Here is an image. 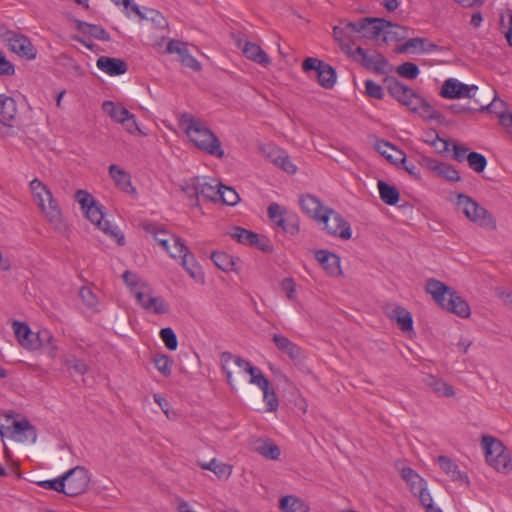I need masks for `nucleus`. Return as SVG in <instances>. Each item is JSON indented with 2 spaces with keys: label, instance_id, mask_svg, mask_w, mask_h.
Segmentation results:
<instances>
[{
  "label": "nucleus",
  "instance_id": "nucleus-1",
  "mask_svg": "<svg viewBox=\"0 0 512 512\" xmlns=\"http://www.w3.org/2000/svg\"><path fill=\"white\" fill-rule=\"evenodd\" d=\"M425 290L444 310L454 313L461 318L470 316L471 311L468 303L454 289L443 282L434 278L428 279Z\"/></svg>",
  "mask_w": 512,
  "mask_h": 512
},
{
  "label": "nucleus",
  "instance_id": "nucleus-2",
  "mask_svg": "<svg viewBox=\"0 0 512 512\" xmlns=\"http://www.w3.org/2000/svg\"><path fill=\"white\" fill-rule=\"evenodd\" d=\"M29 187L43 217L53 227L59 228L63 223L62 211L51 190L38 178L30 181Z\"/></svg>",
  "mask_w": 512,
  "mask_h": 512
},
{
  "label": "nucleus",
  "instance_id": "nucleus-3",
  "mask_svg": "<svg viewBox=\"0 0 512 512\" xmlns=\"http://www.w3.org/2000/svg\"><path fill=\"white\" fill-rule=\"evenodd\" d=\"M456 206L472 222L480 227L496 230V219L486 208L465 194H458Z\"/></svg>",
  "mask_w": 512,
  "mask_h": 512
},
{
  "label": "nucleus",
  "instance_id": "nucleus-4",
  "mask_svg": "<svg viewBox=\"0 0 512 512\" xmlns=\"http://www.w3.org/2000/svg\"><path fill=\"white\" fill-rule=\"evenodd\" d=\"M342 50L352 56L354 60L359 62L365 69L371 70L378 74H386L391 71V65L387 58L377 51L368 54L362 47H357L352 51L351 47L341 44Z\"/></svg>",
  "mask_w": 512,
  "mask_h": 512
},
{
  "label": "nucleus",
  "instance_id": "nucleus-5",
  "mask_svg": "<svg viewBox=\"0 0 512 512\" xmlns=\"http://www.w3.org/2000/svg\"><path fill=\"white\" fill-rule=\"evenodd\" d=\"M183 132L196 148L218 158L224 156L221 142L212 130H183Z\"/></svg>",
  "mask_w": 512,
  "mask_h": 512
},
{
  "label": "nucleus",
  "instance_id": "nucleus-6",
  "mask_svg": "<svg viewBox=\"0 0 512 512\" xmlns=\"http://www.w3.org/2000/svg\"><path fill=\"white\" fill-rule=\"evenodd\" d=\"M7 426L0 425V436L4 437L7 434L13 439L24 442L28 441L35 443L37 440V432L34 426L26 419L21 421L15 420L10 413L5 415Z\"/></svg>",
  "mask_w": 512,
  "mask_h": 512
},
{
  "label": "nucleus",
  "instance_id": "nucleus-7",
  "mask_svg": "<svg viewBox=\"0 0 512 512\" xmlns=\"http://www.w3.org/2000/svg\"><path fill=\"white\" fill-rule=\"evenodd\" d=\"M2 40L7 44L10 51L18 56L33 60L36 58L37 50L28 37L8 29H0Z\"/></svg>",
  "mask_w": 512,
  "mask_h": 512
},
{
  "label": "nucleus",
  "instance_id": "nucleus-8",
  "mask_svg": "<svg viewBox=\"0 0 512 512\" xmlns=\"http://www.w3.org/2000/svg\"><path fill=\"white\" fill-rule=\"evenodd\" d=\"M65 495L76 497L83 494L90 483L89 471L83 466H76L63 475Z\"/></svg>",
  "mask_w": 512,
  "mask_h": 512
},
{
  "label": "nucleus",
  "instance_id": "nucleus-9",
  "mask_svg": "<svg viewBox=\"0 0 512 512\" xmlns=\"http://www.w3.org/2000/svg\"><path fill=\"white\" fill-rule=\"evenodd\" d=\"M220 359H221L222 370L225 373L226 380L232 389L234 388L232 373L228 369V365L232 361L238 367H240L241 369H243L246 373H248L250 375L249 382L251 384L262 380V375H264L263 372L259 368L253 366L249 361L243 359L242 357L235 356L232 353L226 351V352L221 353Z\"/></svg>",
  "mask_w": 512,
  "mask_h": 512
},
{
  "label": "nucleus",
  "instance_id": "nucleus-10",
  "mask_svg": "<svg viewBox=\"0 0 512 512\" xmlns=\"http://www.w3.org/2000/svg\"><path fill=\"white\" fill-rule=\"evenodd\" d=\"M302 69L306 73L315 71L318 83L325 89H331L336 83L334 68L318 58L307 57L302 63Z\"/></svg>",
  "mask_w": 512,
  "mask_h": 512
},
{
  "label": "nucleus",
  "instance_id": "nucleus-11",
  "mask_svg": "<svg viewBox=\"0 0 512 512\" xmlns=\"http://www.w3.org/2000/svg\"><path fill=\"white\" fill-rule=\"evenodd\" d=\"M324 225V229L329 235L348 240L352 236L350 224L342 217V215L333 209L324 211V216L320 217V221Z\"/></svg>",
  "mask_w": 512,
  "mask_h": 512
},
{
  "label": "nucleus",
  "instance_id": "nucleus-12",
  "mask_svg": "<svg viewBox=\"0 0 512 512\" xmlns=\"http://www.w3.org/2000/svg\"><path fill=\"white\" fill-rule=\"evenodd\" d=\"M84 213L87 219L91 223L95 224L107 236L114 239L121 246L125 244V237L123 233L116 226L111 225L108 220L104 219V212L101 205L95 203Z\"/></svg>",
  "mask_w": 512,
  "mask_h": 512
},
{
  "label": "nucleus",
  "instance_id": "nucleus-13",
  "mask_svg": "<svg viewBox=\"0 0 512 512\" xmlns=\"http://www.w3.org/2000/svg\"><path fill=\"white\" fill-rule=\"evenodd\" d=\"M386 86L389 94L402 105L410 110H417L418 104L421 103V97L418 96L411 88L399 82L395 78L386 79Z\"/></svg>",
  "mask_w": 512,
  "mask_h": 512
},
{
  "label": "nucleus",
  "instance_id": "nucleus-14",
  "mask_svg": "<svg viewBox=\"0 0 512 512\" xmlns=\"http://www.w3.org/2000/svg\"><path fill=\"white\" fill-rule=\"evenodd\" d=\"M384 23H386V20L383 18L368 17L358 22H346V29L351 30V32L362 33L364 38L379 41L383 35Z\"/></svg>",
  "mask_w": 512,
  "mask_h": 512
},
{
  "label": "nucleus",
  "instance_id": "nucleus-15",
  "mask_svg": "<svg viewBox=\"0 0 512 512\" xmlns=\"http://www.w3.org/2000/svg\"><path fill=\"white\" fill-rule=\"evenodd\" d=\"M258 150L267 160L283 171L289 174L296 173L297 168L291 162L289 156L276 145L272 143L260 144Z\"/></svg>",
  "mask_w": 512,
  "mask_h": 512
},
{
  "label": "nucleus",
  "instance_id": "nucleus-16",
  "mask_svg": "<svg viewBox=\"0 0 512 512\" xmlns=\"http://www.w3.org/2000/svg\"><path fill=\"white\" fill-rule=\"evenodd\" d=\"M478 87L467 85L455 78H449L444 81L440 95L444 98H475Z\"/></svg>",
  "mask_w": 512,
  "mask_h": 512
},
{
  "label": "nucleus",
  "instance_id": "nucleus-17",
  "mask_svg": "<svg viewBox=\"0 0 512 512\" xmlns=\"http://www.w3.org/2000/svg\"><path fill=\"white\" fill-rule=\"evenodd\" d=\"M421 165L435 176L447 181L458 182L461 179L459 172L449 163L440 162L430 157H423Z\"/></svg>",
  "mask_w": 512,
  "mask_h": 512
},
{
  "label": "nucleus",
  "instance_id": "nucleus-18",
  "mask_svg": "<svg viewBox=\"0 0 512 512\" xmlns=\"http://www.w3.org/2000/svg\"><path fill=\"white\" fill-rule=\"evenodd\" d=\"M134 296L140 306L147 311L158 315L166 314L169 311L168 303L161 297L153 296L148 287H145L143 290L135 291Z\"/></svg>",
  "mask_w": 512,
  "mask_h": 512
},
{
  "label": "nucleus",
  "instance_id": "nucleus-19",
  "mask_svg": "<svg viewBox=\"0 0 512 512\" xmlns=\"http://www.w3.org/2000/svg\"><path fill=\"white\" fill-rule=\"evenodd\" d=\"M102 110L115 123L128 125V122H131V125L135 126V128H139V124L136 122L135 116L131 114L121 103L105 101L102 104Z\"/></svg>",
  "mask_w": 512,
  "mask_h": 512
},
{
  "label": "nucleus",
  "instance_id": "nucleus-20",
  "mask_svg": "<svg viewBox=\"0 0 512 512\" xmlns=\"http://www.w3.org/2000/svg\"><path fill=\"white\" fill-rule=\"evenodd\" d=\"M166 51L170 54H178L179 60L183 66L194 71H199L201 69L200 63L189 53L185 43L178 40H170L167 44Z\"/></svg>",
  "mask_w": 512,
  "mask_h": 512
},
{
  "label": "nucleus",
  "instance_id": "nucleus-21",
  "mask_svg": "<svg viewBox=\"0 0 512 512\" xmlns=\"http://www.w3.org/2000/svg\"><path fill=\"white\" fill-rule=\"evenodd\" d=\"M236 43L249 60L263 66H267L270 63L269 56L259 45L247 40L243 41L240 38L237 39Z\"/></svg>",
  "mask_w": 512,
  "mask_h": 512
},
{
  "label": "nucleus",
  "instance_id": "nucleus-22",
  "mask_svg": "<svg viewBox=\"0 0 512 512\" xmlns=\"http://www.w3.org/2000/svg\"><path fill=\"white\" fill-rule=\"evenodd\" d=\"M416 50L421 53H431L434 51H439V50H441V48L438 45H436L432 42H429L428 39H426V38L416 37V38H411V39L407 40L405 43H403L402 45L398 46L396 49V52L397 53H409V52H414Z\"/></svg>",
  "mask_w": 512,
  "mask_h": 512
},
{
  "label": "nucleus",
  "instance_id": "nucleus-23",
  "mask_svg": "<svg viewBox=\"0 0 512 512\" xmlns=\"http://www.w3.org/2000/svg\"><path fill=\"white\" fill-rule=\"evenodd\" d=\"M96 66L109 76L122 75L128 70V66L124 60L108 56H100L97 59Z\"/></svg>",
  "mask_w": 512,
  "mask_h": 512
},
{
  "label": "nucleus",
  "instance_id": "nucleus-24",
  "mask_svg": "<svg viewBox=\"0 0 512 512\" xmlns=\"http://www.w3.org/2000/svg\"><path fill=\"white\" fill-rule=\"evenodd\" d=\"M386 314L391 320L396 321L403 332H408L413 329L412 315L405 308L398 305H391L386 308Z\"/></svg>",
  "mask_w": 512,
  "mask_h": 512
},
{
  "label": "nucleus",
  "instance_id": "nucleus-25",
  "mask_svg": "<svg viewBox=\"0 0 512 512\" xmlns=\"http://www.w3.org/2000/svg\"><path fill=\"white\" fill-rule=\"evenodd\" d=\"M315 258L330 276L341 274L340 258L335 253L327 250H318L315 253Z\"/></svg>",
  "mask_w": 512,
  "mask_h": 512
},
{
  "label": "nucleus",
  "instance_id": "nucleus-26",
  "mask_svg": "<svg viewBox=\"0 0 512 512\" xmlns=\"http://www.w3.org/2000/svg\"><path fill=\"white\" fill-rule=\"evenodd\" d=\"M299 203L303 212L317 222L320 221V217L324 216V211L329 209L324 207L320 200L311 194L301 196Z\"/></svg>",
  "mask_w": 512,
  "mask_h": 512
},
{
  "label": "nucleus",
  "instance_id": "nucleus-27",
  "mask_svg": "<svg viewBox=\"0 0 512 512\" xmlns=\"http://www.w3.org/2000/svg\"><path fill=\"white\" fill-rule=\"evenodd\" d=\"M109 175L113 179L115 186L129 194H136V189L132 186L130 174L116 164L109 166Z\"/></svg>",
  "mask_w": 512,
  "mask_h": 512
},
{
  "label": "nucleus",
  "instance_id": "nucleus-28",
  "mask_svg": "<svg viewBox=\"0 0 512 512\" xmlns=\"http://www.w3.org/2000/svg\"><path fill=\"white\" fill-rule=\"evenodd\" d=\"M375 150L381 154L390 163L397 165L399 161H404V152L397 149L394 145L385 140H376Z\"/></svg>",
  "mask_w": 512,
  "mask_h": 512
},
{
  "label": "nucleus",
  "instance_id": "nucleus-29",
  "mask_svg": "<svg viewBox=\"0 0 512 512\" xmlns=\"http://www.w3.org/2000/svg\"><path fill=\"white\" fill-rule=\"evenodd\" d=\"M200 196L212 202L219 201L221 183L213 178L199 177Z\"/></svg>",
  "mask_w": 512,
  "mask_h": 512
},
{
  "label": "nucleus",
  "instance_id": "nucleus-30",
  "mask_svg": "<svg viewBox=\"0 0 512 512\" xmlns=\"http://www.w3.org/2000/svg\"><path fill=\"white\" fill-rule=\"evenodd\" d=\"M438 463L444 473H446L453 481L460 483L469 484V479L466 473L459 470L457 464H455L447 456H439Z\"/></svg>",
  "mask_w": 512,
  "mask_h": 512
},
{
  "label": "nucleus",
  "instance_id": "nucleus-31",
  "mask_svg": "<svg viewBox=\"0 0 512 512\" xmlns=\"http://www.w3.org/2000/svg\"><path fill=\"white\" fill-rule=\"evenodd\" d=\"M272 340L277 349L282 353L287 354L290 359L297 360L301 357V348L287 337L280 334H274Z\"/></svg>",
  "mask_w": 512,
  "mask_h": 512
},
{
  "label": "nucleus",
  "instance_id": "nucleus-32",
  "mask_svg": "<svg viewBox=\"0 0 512 512\" xmlns=\"http://www.w3.org/2000/svg\"><path fill=\"white\" fill-rule=\"evenodd\" d=\"M12 326L20 345L27 350H35V344H32L34 333L31 331L29 326L18 321H14Z\"/></svg>",
  "mask_w": 512,
  "mask_h": 512
},
{
  "label": "nucleus",
  "instance_id": "nucleus-33",
  "mask_svg": "<svg viewBox=\"0 0 512 512\" xmlns=\"http://www.w3.org/2000/svg\"><path fill=\"white\" fill-rule=\"evenodd\" d=\"M407 35L408 30L406 27L394 24L386 20V23H384V30L381 41L383 43L402 41L407 37Z\"/></svg>",
  "mask_w": 512,
  "mask_h": 512
},
{
  "label": "nucleus",
  "instance_id": "nucleus-34",
  "mask_svg": "<svg viewBox=\"0 0 512 512\" xmlns=\"http://www.w3.org/2000/svg\"><path fill=\"white\" fill-rule=\"evenodd\" d=\"M254 385L258 386L263 392V401L267 406V411L273 412L278 408V398L275 393L274 388L270 387L269 380L262 375V380L259 382H254Z\"/></svg>",
  "mask_w": 512,
  "mask_h": 512
},
{
  "label": "nucleus",
  "instance_id": "nucleus-35",
  "mask_svg": "<svg viewBox=\"0 0 512 512\" xmlns=\"http://www.w3.org/2000/svg\"><path fill=\"white\" fill-rule=\"evenodd\" d=\"M17 113L16 103L13 98L0 94V122L7 127H12L8 122L13 120Z\"/></svg>",
  "mask_w": 512,
  "mask_h": 512
},
{
  "label": "nucleus",
  "instance_id": "nucleus-36",
  "mask_svg": "<svg viewBox=\"0 0 512 512\" xmlns=\"http://www.w3.org/2000/svg\"><path fill=\"white\" fill-rule=\"evenodd\" d=\"M253 450L261 456L271 460H277L281 454L280 448L276 444L262 439H257L254 442Z\"/></svg>",
  "mask_w": 512,
  "mask_h": 512
},
{
  "label": "nucleus",
  "instance_id": "nucleus-37",
  "mask_svg": "<svg viewBox=\"0 0 512 512\" xmlns=\"http://www.w3.org/2000/svg\"><path fill=\"white\" fill-rule=\"evenodd\" d=\"M199 466L204 470L213 472L220 479H228L232 474V466L222 463L213 458L210 462H199Z\"/></svg>",
  "mask_w": 512,
  "mask_h": 512
},
{
  "label": "nucleus",
  "instance_id": "nucleus-38",
  "mask_svg": "<svg viewBox=\"0 0 512 512\" xmlns=\"http://www.w3.org/2000/svg\"><path fill=\"white\" fill-rule=\"evenodd\" d=\"M146 232L153 235L154 239L162 246L165 251H169V246L172 243L171 236L164 229L155 223H146L143 225Z\"/></svg>",
  "mask_w": 512,
  "mask_h": 512
},
{
  "label": "nucleus",
  "instance_id": "nucleus-39",
  "mask_svg": "<svg viewBox=\"0 0 512 512\" xmlns=\"http://www.w3.org/2000/svg\"><path fill=\"white\" fill-rule=\"evenodd\" d=\"M481 444L485 451L486 460L492 459L495 456H499L505 451V447L502 442L493 436H483Z\"/></svg>",
  "mask_w": 512,
  "mask_h": 512
},
{
  "label": "nucleus",
  "instance_id": "nucleus-40",
  "mask_svg": "<svg viewBox=\"0 0 512 512\" xmlns=\"http://www.w3.org/2000/svg\"><path fill=\"white\" fill-rule=\"evenodd\" d=\"M77 29L101 41H110L109 33L100 25L90 24L84 21L77 22Z\"/></svg>",
  "mask_w": 512,
  "mask_h": 512
},
{
  "label": "nucleus",
  "instance_id": "nucleus-41",
  "mask_svg": "<svg viewBox=\"0 0 512 512\" xmlns=\"http://www.w3.org/2000/svg\"><path fill=\"white\" fill-rule=\"evenodd\" d=\"M211 259L214 264L224 272L237 271L236 259L226 252H213Z\"/></svg>",
  "mask_w": 512,
  "mask_h": 512
},
{
  "label": "nucleus",
  "instance_id": "nucleus-42",
  "mask_svg": "<svg viewBox=\"0 0 512 512\" xmlns=\"http://www.w3.org/2000/svg\"><path fill=\"white\" fill-rule=\"evenodd\" d=\"M381 200L387 205H396L399 201L400 194L396 187L387 184L383 180L377 183Z\"/></svg>",
  "mask_w": 512,
  "mask_h": 512
},
{
  "label": "nucleus",
  "instance_id": "nucleus-43",
  "mask_svg": "<svg viewBox=\"0 0 512 512\" xmlns=\"http://www.w3.org/2000/svg\"><path fill=\"white\" fill-rule=\"evenodd\" d=\"M181 259L183 267L188 272L191 278L197 281L203 280L204 274L202 272V269L197 263L192 253L187 252L183 257H181Z\"/></svg>",
  "mask_w": 512,
  "mask_h": 512
},
{
  "label": "nucleus",
  "instance_id": "nucleus-44",
  "mask_svg": "<svg viewBox=\"0 0 512 512\" xmlns=\"http://www.w3.org/2000/svg\"><path fill=\"white\" fill-rule=\"evenodd\" d=\"M230 236L239 243L250 246H252L253 243H257L259 240V235L257 233L241 227H234L230 232Z\"/></svg>",
  "mask_w": 512,
  "mask_h": 512
},
{
  "label": "nucleus",
  "instance_id": "nucleus-45",
  "mask_svg": "<svg viewBox=\"0 0 512 512\" xmlns=\"http://www.w3.org/2000/svg\"><path fill=\"white\" fill-rule=\"evenodd\" d=\"M280 508L283 512H308V508L303 501L294 496L282 497Z\"/></svg>",
  "mask_w": 512,
  "mask_h": 512
},
{
  "label": "nucleus",
  "instance_id": "nucleus-46",
  "mask_svg": "<svg viewBox=\"0 0 512 512\" xmlns=\"http://www.w3.org/2000/svg\"><path fill=\"white\" fill-rule=\"evenodd\" d=\"M427 384L440 396L452 397L455 394L454 389L450 384L442 381L441 379H436L433 376L429 377Z\"/></svg>",
  "mask_w": 512,
  "mask_h": 512
},
{
  "label": "nucleus",
  "instance_id": "nucleus-47",
  "mask_svg": "<svg viewBox=\"0 0 512 512\" xmlns=\"http://www.w3.org/2000/svg\"><path fill=\"white\" fill-rule=\"evenodd\" d=\"M486 461L498 472L507 473L511 470V459L505 451L499 456H495L492 459Z\"/></svg>",
  "mask_w": 512,
  "mask_h": 512
},
{
  "label": "nucleus",
  "instance_id": "nucleus-48",
  "mask_svg": "<svg viewBox=\"0 0 512 512\" xmlns=\"http://www.w3.org/2000/svg\"><path fill=\"white\" fill-rule=\"evenodd\" d=\"M396 73L402 78L413 80L419 76L420 70L415 63L404 62L403 64L397 66Z\"/></svg>",
  "mask_w": 512,
  "mask_h": 512
},
{
  "label": "nucleus",
  "instance_id": "nucleus-49",
  "mask_svg": "<svg viewBox=\"0 0 512 512\" xmlns=\"http://www.w3.org/2000/svg\"><path fill=\"white\" fill-rule=\"evenodd\" d=\"M414 111L418 112V114L424 119L437 120L439 124L442 123L440 121L442 117L441 114L437 110H435L430 104L426 103L422 98L421 103L418 104V109Z\"/></svg>",
  "mask_w": 512,
  "mask_h": 512
},
{
  "label": "nucleus",
  "instance_id": "nucleus-50",
  "mask_svg": "<svg viewBox=\"0 0 512 512\" xmlns=\"http://www.w3.org/2000/svg\"><path fill=\"white\" fill-rule=\"evenodd\" d=\"M469 167L476 173H481L487 166V159L484 155L478 152H470L467 156Z\"/></svg>",
  "mask_w": 512,
  "mask_h": 512
},
{
  "label": "nucleus",
  "instance_id": "nucleus-51",
  "mask_svg": "<svg viewBox=\"0 0 512 512\" xmlns=\"http://www.w3.org/2000/svg\"><path fill=\"white\" fill-rule=\"evenodd\" d=\"M239 200H240V197L234 188L224 186L221 184L220 193H219V201H221L222 203H224L226 205L234 206L239 202Z\"/></svg>",
  "mask_w": 512,
  "mask_h": 512
},
{
  "label": "nucleus",
  "instance_id": "nucleus-52",
  "mask_svg": "<svg viewBox=\"0 0 512 512\" xmlns=\"http://www.w3.org/2000/svg\"><path fill=\"white\" fill-rule=\"evenodd\" d=\"M131 10L141 19H150L158 24L165 22L163 16L154 9L145 8L144 11H141L138 5L133 4Z\"/></svg>",
  "mask_w": 512,
  "mask_h": 512
},
{
  "label": "nucleus",
  "instance_id": "nucleus-53",
  "mask_svg": "<svg viewBox=\"0 0 512 512\" xmlns=\"http://www.w3.org/2000/svg\"><path fill=\"white\" fill-rule=\"evenodd\" d=\"M478 107V111H483L485 109L489 110L490 112H494L499 115V118L502 122V124H505V113L504 110L506 109L505 102L494 98L493 101L487 105L480 104Z\"/></svg>",
  "mask_w": 512,
  "mask_h": 512
},
{
  "label": "nucleus",
  "instance_id": "nucleus-54",
  "mask_svg": "<svg viewBox=\"0 0 512 512\" xmlns=\"http://www.w3.org/2000/svg\"><path fill=\"white\" fill-rule=\"evenodd\" d=\"M171 240L172 244L169 246V251L166 252L174 259L183 257L188 252L184 242L176 236H171Z\"/></svg>",
  "mask_w": 512,
  "mask_h": 512
},
{
  "label": "nucleus",
  "instance_id": "nucleus-55",
  "mask_svg": "<svg viewBox=\"0 0 512 512\" xmlns=\"http://www.w3.org/2000/svg\"><path fill=\"white\" fill-rule=\"evenodd\" d=\"M160 338L164 342L167 349L175 351L178 347V340L174 330L170 327L162 328L160 330Z\"/></svg>",
  "mask_w": 512,
  "mask_h": 512
},
{
  "label": "nucleus",
  "instance_id": "nucleus-56",
  "mask_svg": "<svg viewBox=\"0 0 512 512\" xmlns=\"http://www.w3.org/2000/svg\"><path fill=\"white\" fill-rule=\"evenodd\" d=\"M64 364L68 369H72L75 373L79 375H84L88 372V365L76 358L75 356H68L64 359Z\"/></svg>",
  "mask_w": 512,
  "mask_h": 512
},
{
  "label": "nucleus",
  "instance_id": "nucleus-57",
  "mask_svg": "<svg viewBox=\"0 0 512 512\" xmlns=\"http://www.w3.org/2000/svg\"><path fill=\"white\" fill-rule=\"evenodd\" d=\"M431 138V146L439 154H444L450 151L452 146V140L439 136V134H433Z\"/></svg>",
  "mask_w": 512,
  "mask_h": 512
},
{
  "label": "nucleus",
  "instance_id": "nucleus-58",
  "mask_svg": "<svg viewBox=\"0 0 512 512\" xmlns=\"http://www.w3.org/2000/svg\"><path fill=\"white\" fill-rule=\"evenodd\" d=\"M154 363L157 370L164 376L171 374L172 360L169 356L164 354H157L154 357Z\"/></svg>",
  "mask_w": 512,
  "mask_h": 512
},
{
  "label": "nucleus",
  "instance_id": "nucleus-59",
  "mask_svg": "<svg viewBox=\"0 0 512 512\" xmlns=\"http://www.w3.org/2000/svg\"><path fill=\"white\" fill-rule=\"evenodd\" d=\"M267 213H268V217L270 218V220L273 221L274 224L278 228L281 229V227L284 226L286 217L283 216V213L281 211V207L279 204L271 203L268 206Z\"/></svg>",
  "mask_w": 512,
  "mask_h": 512
},
{
  "label": "nucleus",
  "instance_id": "nucleus-60",
  "mask_svg": "<svg viewBox=\"0 0 512 512\" xmlns=\"http://www.w3.org/2000/svg\"><path fill=\"white\" fill-rule=\"evenodd\" d=\"M54 341V337L47 329L39 330L36 334H34V339L32 344H35V350L39 348L46 347L47 344H52Z\"/></svg>",
  "mask_w": 512,
  "mask_h": 512
},
{
  "label": "nucleus",
  "instance_id": "nucleus-61",
  "mask_svg": "<svg viewBox=\"0 0 512 512\" xmlns=\"http://www.w3.org/2000/svg\"><path fill=\"white\" fill-rule=\"evenodd\" d=\"M75 200L80 204L81 209L85 212L88 208L92 207L96 202L93 196L85 190H78L75 193Z\"/></svg>",
  "mask_w": 512,
  "mask_h": 512
},
{
  "label": "nucleus",
  "instance_id": "nucleus-62",
  "mask_svg": "<svg viewBox=\"0 0 512 512\" xmlns=\"http://www.w3.org/2000/svg\"><path fill=\"white\" fill-rule=\"evenodd\" d=\"M179 125L182 128H206L199 118L190 113H183L179 118Z\"/></svg>",
  "mask_w": 512,
  "mask_h": 512
},
{
  "label": "nucleus",
  "instance_id": "nucleus-63",
  "mask_svg": "<svg viewBox=\"0 0 512 512\" xmlns=\"http://www.w3.org/2000/svg\"><path fill=\"white\" fill-rule=\"evenodd\" d=\"M38 485L44 489L54 490L65 494L63 475L55 479L40 481L38 482Z\"/></svg>",
  "mask_w": 512,
  "mask_h": 512
},
{
  "label": "nucleus",
  "instance_id": "nucleus-64",
  "mask_svg": "<svg viewBox=\"0 0 512 512\" xmlns=\"http://www.w3.org/2000/svg\"><path fill=\"white\" fill-rule=\"evenodd\" d=\"M281 289L285 292L286 297L290 301H294L296 299V283L293 278L287 277L284 278L280 283Z\"/></svg>",
  "mask_w": 512,
  "mask_h": 512
}]
</instances>
